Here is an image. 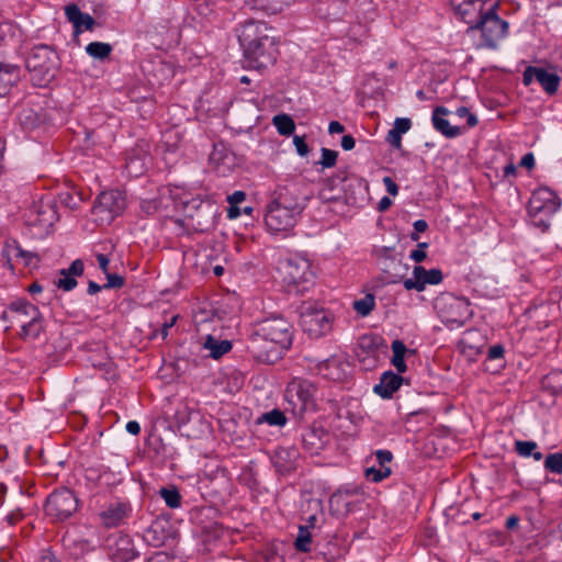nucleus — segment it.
Wrapping results in <instances>:
<instances>
[{"label": "nucleus", "mask_w": 562, "mask_h": 562, "mask_svg": "<svg viewBox=\"0 0 562 562\" xmlns=\"http://www.w3.org/2000/svg\"><path fill=\"white\" fill-rule=\"evenodd\" d=\"M145 541L155 547L167 546L175 539V530L166 519H156L144 532Z\"/></svg>", "instance_id": "19"}, {"label": "nucleus", "mask_w": 562, "mask_h": 562, "mask_svg": "<svg viewBox=\"0 0 562 562\" xmlns=\"http://www.w3.org/2000/svg\"><path fill=\"white\" fill-rule=\"evenodd\" d=\"M443 279L442 271L434 268L426 270L423 266H415L413 269V278L403 281L405 290H415L422 292L427 284H439Z\"/></svg>", "instance_id": "17"}, {"label": "nucleus", "mask_w": 562, "mask_h": 562, "mask_svg": "<svg viewBox=\"0 0 562 562\" xmlns=\"http://www.w3.org/2000/svg\"><path fill=\"white\" fill-rule=\"evenodd\" d=\"M374 454L380 467H389L387 464L393 460V454L390 450L379 449Z\"/></svg>", "instance_id": "51"}, {"label": "nucleus", "mask_w": 562, "mask_h": 562, "mask_svg": "<svg viewBox=\"0 0 562 562\" xmlns=\"http://www.w3.org/2000/svg\"><path fill=\"white\" fill-rule=\"evenodd\" d=\"M63 270L72 277H79L83 273L85 265L81 259H76L71 262L69 268Z\"/></svg>", "instance_id": "54"}, {"label": "nucleus", "mask_w": 562, "mask_h": 562, "mask_svg": "<svg viewBox=\"0 0 562 562\" xmlns=\"http://www.w3.org/2000/svg\"><path fill=\"white\" fill-rule=\"evenodd\" d=\"M203 347L210 350V356L213 359H218L232 349V342L228 340H217L213 336L207 335Z\"/></svg>", "instance_id": "32"}, {"label": "nucleus", "mask_w": 562, "mask_h": 562, "mask_svg": "<svg viewBox=\"0 0 562 562\" xmlns=\"http://www.w3.org/2000/svg\"><path fill=\"white\" fill-rule=\"evenodd\" d=\"M246 199V193L244 191H235L233 194L227 196V201L229 205H238L244 202Z\"/></svg>", "instance_id": "59"}, {"label": "nucleus", "mask_w": 562, "mask_h": 562, "mask_svg": "<svg viewBox=\"0 0 562 562\" xmlns=\"http://www.w3.org/2000/svg\"><path fill=\"white\" fill-rule=\"evenodd\" d=\"M461 20L469 25L468 33L481 32L482 42L480 47L495 49L497 43L508 32V23L496 13V4H491L486 10H484V5L465 10L462 12Z\"/></svg>", "instance_id": "1"}, {"label": "nucleus", "mask_w": 562, "mask_h": 562, "mask_svg": "<svg viewBox=\"0 0 562 562\" xmlns=\"http://www.w3.org/2000/svg\"><path fill=\"white\" fill-rule=\"evenodd\" d=\"M78 509V498L69 488L54 491L47 498L45 510L56 520H66Z\"/></svg>", "instance_id": "13"}, {"label": "nucleus", "mask_w": 562, "mask_h": 562, "mask_svg": "<svg viewBox=\"0 0 562 562\" xmlns=\"http://www.w3.org/2000/svg\"><path fill=\"white\" fill-rule=\"evenodd\" d=\"M60 278L55 282L56 286L64 291H71L77 286L75 277L68 274L63 269L60 270Z\"/></svg>", "instance_id": "44"}, {"label": "nucleus", "mask_w": 562, "mask_h": 562, "mask_svg": "<svg viewBox=\"0 0 562 562\" xmlns=\"http://www.w3.org/2000/svg\"><path fill=\"white\" fill-rule=\"evenodd\" d=\"M94 24H95L94 19L89 13H83L80 21H78V24L75 25L74 27L77 32H80L82 30L90 31L93 29Z\"/></svg>", "instance_id": "50"}, {"label": "nucleus", "mask_w": 562, "mask_h": 562, "mask_svg": "<svg viewBox=\"0 0 562 562\" xmlns=\"http://www.w3.org/2000/svg\"><path fill=\"white\" fill-rule=\"evenodd\" d=\"M348 366V362L344 361L341 358L331 356L319 363L318 370L323 376L336 381L345 376V368Z\"/></svg>", "instance_id": "25"}, {"label": "nucleus", "mask_w": 562, "mask_h": 562, "mask_svg": "<svg viewBox=\"0 0 562 562\" xmlns=\"http://www.w3.org/2000/svg\"><path fill=\"white\" fill-rule=\"evenodd\" d=\"M392 473V470L390 467H371L366 469V476L367 479L371 480L372 482H381L384 479L389 477Z\"/></svg>", "instance_id": "41"}, {"label": "nucleus", "mask_w": 562, "mask_h": 562, "mask_svg": "<svg viewBox=\"0 0 562 562\" xmlns=\"http://www.w3.org/2000/svg\"><path fill=\"white\" fill-rule=\"evenodd\" d=\"M393 357L391 358L392 366L396 369L398 373H404L407 370V366L405 363V355L411 352L405 346V344L396 339L391 345Z\"/></svg>", "instance_id": "31"}, {"label": "nucleus", "mask_w": 562, "mask_h": 562, "mask_svg": "<svg viewBox=\"0 0 562 562\" xmlns=\"http://www.w3.org/2000/svg\"><path fill=\"white\" fill-rule=\"evenodd\" d=\"M356 140L352 135H344L341 138V147L345 150H351L355 148Z\"/></svg>", "instance_id": "61"}, {"label": "nucleus", "mask_w": 562, "mask_h": 562, "mask_svg": "<svg viewBox=\"0 0 562 562\" xmlns=\"http://www.w3.org/2000/svg\"><path fill=\"white\" fill-rule=\"evenodd\" d=\"M319 434H323V431H317L315 429H311L308 431H306L304 435H303V443L308 447L311 450L312 449H315V450H318L323 447V442H322V438H321V435Z\"/></svg>", "instance_id": "43"}, {"label": "nucleus", "mask_w": 562, "mask_h": 562, "mask_svg": "<svg viewBox=\"0 0 562 562\" xmlns=\"http://www.w3.org/2000/svg\"><path fill=\"white\" fill-rule=\"evenodd\" d=\"M106 277V283L103 285V289H121L125 280L122 276L116 273H105Z\"/></svg>", "instance_id": "48"}, {"label": "nucleus", "mask_w": 562, "mask_h": 562, "mask_svg": "<svg viewBox=\"0 0 562 562\" xmlns=\"http://www.w3.org/2000/svg\"><path fill=\"white\" fill-rule=\"evenodd\" d=\"M34 213L36 214L34 224L42 227H49L58 220L56 205L52 201L42 200L38 205L34 206Z\"/></svg>", "instance_id": "28"}, {"label": "nucleus", "mask_w": 562, "mask_h": 562, "mask_svg": "<svg viewBox=\"0 0 562 562\" xmlns=\"http://www.w3.org/2000/svg\"><path fill=\"white\" fill-rule=\"evenodd\" d=\"M187 216L196 222L200 231H206L214 224L215 211L212 204L192 200L186 204Z\"/></svg>", "instance_id": "20"}, {"label": "nucleus", "mask_w": 562, "mask_h": 562, "mask_svg": "<svg viewBox=\"0 0 562 562\" xmlns=\"http://www.w3.org/2000/svg\"><path fill=\"white\" fill-rule=\"evenodd\" d=\"M449 113L445 106H437L432 112V125L436 131L449 138L457 137L461 134V128L458 126H451L446 116Z\"/></svg>", "instance_id": "26"}, {"label": "nucleus", "mask_w": 562, "mask_h": 562, "mask_svg": "<svg viewBox=\"0 0 562 562\" xmlns=\"http://www.w3.org/2000/svg\"><path fill=\"white\" fill-rule=\"evenodd\" d=\"M105 549L113 562H130L138 555L132 538L121 532L106 538Z\"/></svg>", "instance_id": "15"}, {"label": "nucleus", "mask_w": 562, "mask_h": 562, "mask_svg": "<svg viewBox=\"0 0 562 562\" xmlns=\"http://www.w3.org/2000/svg\"><path fill=\"white\" fill-rule=\"evenodd\" d=\"M386 142L395 149L402 148V134L391 128L386 135Z\"/></svg>", "instance_id": "55"}, {"label": "nucleus", "mask_w": 562, "mask_h": 562, "mask_svg": "<svg viewBox=\"0 0 562 562\" xmlns=\"http://www.w3.org/2000/svg\"><path fill=\"white\" fill-rule=\"evenodd\" d=\"M258 423H267L270 426H284L286 423V417L283 412L274 408L270 412L262 414L258 418Z\"/></svg>", "instance_id": "37"}, {"label": "nucleus", "mask_w": 562, "mask_h": 562, "mask_svg": "<svg viewBox=\"0 0 562 562\" xmlns=\"http://www.w3.org/2000/svg\"><path fill=\"white\" fill-rule=\"evenodd\" d=\"M404 381L405 379L398 372L385 371L382 373L380 382L374 385L373 392L382 398H391Z\"/></svg>", "instance_id": "22"}, {"label": "nucleus", "mask_w": 562, "mask_h": 562, "mask_svg": "<svg viewBox=\"0 0 562 562\" xmlns=\"http://www.w3.org/2000/svg\"><path fill=\"white\" fill-rule=\"evenodd\" d=\"M383 183L389 194L395 196L398 193V186L393 181L391 177H384Z\"/></svg>", "instance_id": "60"}, {"label": "nucleus", "mask_w": 562, "mask_h": 562, "mask_svg": "<svg viewBox=\"0 0 562 562\" xmlns=\"http://www.w3.org/2000/svg\"><path fill=\"white\" fill-rule=\"evenodd\" d=\"M271 203L301 215L306 206V196L302 195L300 187L293 183L280 188Z\"/></svg>", "instance_id": "16"}, {"label": "nucleus", "mask_w": 562, "mask_h": 562, "mask_svg": "<svg viewBox=\"0 0 562 562\" xmlns=\"http://www.w3.org/2000/svg\"><path fill=\"white\" fill-rule=\"evenodd\" d=\"M334 315L312 302L300 306V324L302 329L312 338H319L331 330Z\"/></svg>", "instance_id": "6"}, {"label": "nucleus", "mask_w": 562, "mask_h": 562, "mask_svg": "<svg viewBox=\"0 0 562 562\" xmlns=\"http://www.w3.org/2000/svg\"><path fill=\"white\" fill-rule=\"evenodd\" d=\"M272 122L281 135L289 136L295 130L294 121L288 114H278L273 117Z\"/></svg>", "instance_id": "34"}, {"label": "nucleus", "mask_w": 562, "mask_h": 562, "mask_svg": "<svg viewBox=\"0 0 562 562\" xmlns=\"http://www.w3.org/2000/svg\"><path fill=\"white\" fill-rule=\"evenodd\" d=\"M442 323L451 329L462 327L471 317L472 310L470 302L463 297L447 295L436 303Z\"/></svg>", "instance_id": "8"}, {"label": "nucleus", "mask_w": 562, "mask_h": 562, "mask_svg": "<svg viewBox=\"0 0 562 562\" xmlns=\"http://www.w3.org/2000/svg\"><path fill=\"white\" fill-rule=\"evenodd\" d=\"M290 2L291 0H256L257 7L269 14H277L281 12Z\"/></svg>", "instance_id": "38"}, {"label": "nucleus", "mask_w": 562, "mask_h": 562, "mask_svg": "<svg viewBox=\"0 0 562 562\" xmlns=\"http://www.w3.org/2000/svg\"><path fill=\"white\" fill-rule=\"evenodd\" d=\"M315 385L303 379H293L286 386L285 398L293 411L302 415L314 406Z\"/></svg>", "instance_id": "12"}, {"label": "nucleus", "mask_w": 562, "mask_h": 562, "mask_svg": "<svg viewBox=\"0 0 562 562\" xmlns=\"http://www.w3.org/2000/svg\"><path fill=\"white\" fill-rule=\"evenodd\" d=\"M300 453L295 448H278L274 453V467L281 473H289L296 469Z\"/></svg>", "instance_id": "23"}, {"label": "nucleus", "mask_w": 562, "mask_h": 562, "mask_svg": "<svg viewBox=\"0 0 562 562\" xmlns=\"http://www.w3.org/2000/svg\"><path fill=\"white\" fill-rule=\"evenodd\" d=\"M561 207V200L551 189L541 187L536 189L528 203V214L531 223L546 232L550 227V218Z\"/></svg>", "instance_id": "4"}, {"label": "nucleus", "mask_w": 562, "mask_h": 562, "mask_svg": "<svg viewBox=\"0 0 562 562\" xmlns=\"http://www.w3.org/2000/svg\"><path fill=\"white\" fill-rule=\"evenodd\" d=\"M301 215L285 207L269 203L266 207L265 223L271 233L289 232Z\"/></svg>", "instance_id": "14"}, {"label": "nucleus", "mask_w": 562, "mask_h": 562, "mask_svg": "<svg viewBox=\"0 0 562 562\" xmlns=\"http://www.w3.org/2000/svg\"><path fill=\"white\" fill-rule=\"evenodd\" d=\"M280 272L289 290L294 288L296 292L306 291L313 284L315 277L311 262L302 257L290 258L282 262Z\"/></svg>", "instance_id": "7"}, {"label": "nucleus", "mask_w": 562, "mask_h": 562, "mask_svg": "<svg viewBox=\"0 0 562 562\" xmlns=\"http://www.w3.org/2000/svg\"><path fill=\"white\" fill-rule=\"evenodd\" d=\"M158 206H159V203L157 200H143L140 202V210L147 214V215H150V214H154L157 212L158 210Z\"/></svg>", "instance_id": "56"}, {"label": "nucleus", "mask_w": 562, "mask_h": 562, "mask_svg": "<svg viewBox=\"0 0 562 562\" xmlns=\"http://www.w3.org/2000/svg\"><path fill=\"white\" fill-rule=\"evenodd\" d=\"M254 328L260 331L263 337H269L285 349H289L292 345L293 326L283 316H269L257 322Z\"/></svg>", "instance_id": "10"}, {"label": "nucleus", "mask_w": 562, "mask_h": 562, "mask_svg": "<svg viewBox=\"0 0 562 562\" xmlns=\"http://www.w3.org/2000/svg\"><path fill=\"white\" fill-rule=\"evenodd\" d=\"M130 512V507L124 503H113L100 513L101 522L105 527H116L124 521Z\"/></svg>", "instance_id": "24"}, {"label": "nucleus", "mask_w": 562, "mask_h": 562, "mask_svg": "<svg viewBox=\"0 0 562 562\" xmlns=\"http://www.w3.org/2000/svg\"><path fill=\"white\" fill-rule=\"evenodd\" d=\"M311 543H312V535L310 530H307V527H303L302 525L299 526V532L294 541V548L299 552H310L311 551Z\"/></svg>", "instance_id": "36"}, {"label": "nucleus", "mask_w": 562, "mask_h": 562, "mask_svg": "<svg viewBox=\"0 0 562 562\" xmlns=\"http://www.w3.org/2000/svg\"><path fill=\"white\" fill-rule=\"evenodd\" d=\"M293 144L296 148V153L301 156V157H305L308 151H310V147L308 145L306 144L305 139L303 136H299V135H295L293 137Z\"/></svg>", "instance_id": "53"}, {"label": "nucleus", "mask_w": 562, "mask_h": 562, "mask_svg": "<svg viewBox=\"0 0 562 562\" xmlns=\"http://www.w3.org/2000/svg\"><path fill=\"white\" fill-rule=\"evenodd\" d=\"M322 158L318 161L323 166V168H331L336 165L338 153L333 149H328L323 147L321 149Z\"/></svg>", "instance_id": "45"}, {"label": "nucleus", "mask_w": 562, "mask_h": 562, "mask_svg": "<svg viewBox=\"0 0 562 562\" xmlns=\"http://www.w3.org/2000/svg\"><path fill=\"white\" fill-rule=\"evenodd\" d=\"M359 348L368 355H375L385 351L387 346L384 339L378 335H363L359 339Z\"/></svg>", "instance_id": "30"}, {"label": "nucleus", "mask_w": 562, "mask_h": 562, "mask_svg": "<svg viewBox=\"0 0 562 562\" xmlns=\"http://www.w3.org/2000/svg\"><path fill=\"white\" fill-rule=\"evenodd\" d=\"M375 301L372 294H367L363 299L353 302L355 311L361 316H368L374 308Z\"/></svg>", "instance_id": "40"}, {"label": "nucleus", "mask_w": 562, "mask_h": 562, "mask_svg": "<svg viewBox=\"0 0 562 562\" xmlns=\"http://www.w3.org/2000/svg\"><path fill=\"white\" fill-rule=\"evenodd\" d=\"M355 183L360 187L358 179L350 178L346 170H338L321 189L319 198L324 202L344 200L347 204L353 203L356 199L353 194L347 193V189L352 188Z\"/></svg>", "instance_id": "11"}, {"label": "nucleus", "mask_w": 562, "mask_h": 562, "mask_svg": "<svg viewBox=\"0 0 562 562\" xmlns=\"http://www.w3.org/2000/svg\"><path fill=\"white\" fill-rule=\"evenodd\" d=\"M263 54L266 55V49L261 47V44H256V48L252 53L244 52V63L245 66L251 69L261 70L263 68H267L276 63V60L270 61H263L262 57Z\"/></svg>", "instance_id": "29"}, {"label": "nucleus", "mask_w": 562, "mask_h": 562, "mask_svg": "<svg viewBox=\"0 0 562 562\" xmlns=\"http://www.w3.org/2000/svg\"><path fill=\"white\" fill-rule=\"evenodd\" d=\"M15 250L16 257L22 258L26 267H35L40 261L38 255L31 251H26L22 249L20 246H16Z\"/></svg>", "instance_id": "47"}, {"label": "nucleus", "mask_w": 562, "mask_h": 562, "mask_svg": "<svg viewBox=\"0 0 562 562\" xmlns=\"http://www.w3.org/2000/svg\"><path fill=\"white\" fill-rule=\"evenodd\" d=\"M26 68L36 86L50 82L58 69L57 53L47 45L35 46L26 58Z\"/></svg>", "instance_id": "5"}, {"label": "nucleus", "mask_w": 562, "mask_h": 562, "mask_svg": "<svg viewBox=\"0 0 562 562\" xmlns=\"http://www.w3.org/2000/svg\"><path fill=\"white\" fill-rule=\"evenodd\" d=\"M126 431L131 435L137 436L140 432V425L136 420H130L126 424Z\"/></svg>", "instance_id": "63"}, {"label": "nucleus", "mask_w": 562, "mask_h": 562, "mask_svg": "<svg viewBox=\"0 0 562 562\" xmlns=\"http://www.w3.org/2000/svg\"><path fill=\"white\" fill-rule=\"evenodd\" d=\"M86 52L89 56L103 60L110 56L112 46L103 42H91L87 45Z\"/></svg>", "instance_id": "33"}, {"label": "nucleus", "mask_w": 562, "mask_h": 562, "mask_svg": "<svg viewBox=\"0 0 562 562\" xmlns=\"http://www.w3.org/2000/svg\"><path fill=\"white\" fill-rule=\"evenodd\" d=\"M504 347L502 345H494L488 348L487 359H501L504 356Z\"/></svg>", "instance_id": "57"}, {"label": "nucleus", "mask_w": 562, "mask_h": 562, "mask_svg": "<svg viewBox=\"0 0 562 562\" xmlns=\"http://www.w3.org/2000/svg\"><path fill=\"white\" fill-rule=\"evenodd\" d=\"M426 257L427 254L423 249H414L409 255V258L415 262H422L426 259Z\"/></svg>", "instance_id": "62"}, {"label": "nucleus", "mask_w": 562, "mask_h": 562, "mask_svg": "<svg viewBox=\"0 0 562 562\" xmlns=\"http://www.w3.org/2000/svg\"><path fill=\"white\" fill-rule=\"evenodd\" d=\"M237 36L240 46L244 52L252 53L256 48V44H261V47L266 49L262 60L270 61L277 60L278 47L274 36L271 34L272 30L267 25L266 22L256 20H246L237 29Z\"/></svg>", "instance_id": "2"}, {"label": "nucleus", "mask_w": 562, "mask_h": 562, "mask_svg": "<svg viewBox=\"0 0 562 562\" xmlns=\"http://www.w3.org/2000/svg\"><path fill=\"white\" fill-rule=\"evenodd\" d=\"M515 449L519 456L528 458L531 456L532 451L537 449V443L535 441L517 440L515 442Z\"/></svg>", "instance_id": "46"}, {"label": "nucleus", "mask_w": 562, "mask_h": 562, "mask_svg": "<svg viewBox=\"0 0 562 562\" xmlns=\"http://www.w3.org/2000/svg\"><path fill=\"white\" fill-rule=\"evenodd\" d=\"M449 2L460 20L462 19L463 11H468L471 8L477 9L480 5H485L484 0H449Z\"/></svg>", "instance_id": "39"}, {"label": "nucleus", "mask_w": 562, "mask_h": 562, "mask_svg": "<svg viewBox=\"0 0 562 562\" xmlns=\"http://www.w3.org/2000/svg\"><path fill=\"white\" fill-rule=\"evenodd\" d=\"M20 80V68L13 64L0 61V98L7 95Z\"/></svg>", "instance_id": "27"}, {"label": "nucleus", "mask_w": 562, "mask_h": 562, "mask_svg": "<svg viewBox=\"0 0 562 562\" xmlns=\"http://www.w3.org/2000/svg\"><path fill=\"white\" fill-rule=\"evenodd\" d=\"M93 209L97 214L108 213L110 217L117 216L125 209V198L117 190L104 191L99 194Z\"/></svg>", "instance_id": "21"}, {"label": "nucleus", "mask_w": 562, "mask_h": 562, "mask_svg": "<svg viewBox=\"0 0 562 562\" xmlns=\"http://www.w3.org/2000/svg\"><path fill=\"white\" fill-rule=\"evenodd\" d=\"M2 318L21 328L20 337L24 340L36 339L43 330V316L32 303L18 300L12 302Z\"/></svg>", "instance_id": "3"}, {"label": "nucleus", "mask_w": 562, "mask_h": 562, "mask_svg": "<svg viewBox=\"0 0 562 562\" xmlns=\"http://www.w3.org/2000/svg\"><path fill=\"white\" fill-rule=\"evenodd\" d=\"M159 495L170 508H179L181 506V495L176 486L161 487Z\"/></svg>", "instance_id": "35"}, {"label": "nucleus", "mask_w": 562, "mask_h": 562, "mask_svg": "<svg viewBox=\"0 0 562 562\" xmlns=\"http://www.w3.org/2000/svg\"><path fill=\"white\" fill-rule=\"evenodd\" d=\"M412 127V122L409 119L406 117H397L394 121L393 130L398 132L400 134L407 133Z\"/></svg>", "instance_id": "52"}, {"label": "nucleus", "mask_w": 562, "mask_h": 562, "mask_svg": "<svg viewBox=\"0 0 562 562\" xmlns=\"http://www.w3.org/2000/svg\"><path fill=\"white\" fill-rule=\"evenodd\" d=\"M533 79L539 82L548 94H554L559 89L560 77L553 71H548L541 67L528 66L524 71L522 82L525 86H529Z\"/></svg>", "instance_id": "18"}, {"label": "nucleus", "mask_w": 562, "mask_h": 562, "mask_svg": "<svg viewBox=\"0 0 562 562\" xmlns=\"http://www.w3.org/2000/svg\"><path fill=\"white\" fill-rule=\"evenodd\" d=\"M286 350L288 349L281 345L269 339V337H263L260 331L255 328L247 340V351L258 362L268 364L274 363L282 358Z\"/></svg>", "instance_id": "9"}, {"label": "nucleus", "mask_w": 562, "mask_h": 562, "mask_svg": "<svg viewBox=\"0 0 562 562\" xmlns=\"http://www.w3.org/2000/svg\"><path fill=\"white\" fill-rule=\"evenodd\" d=\"M147 562H179L176 558L170 557L169 554L165 552H157L154 555H151Z\"/></svg>", "instance_id": "58"}, {"label": "nucleus", "mask_w": 562, "mask_h": 562, "mask_svg": "<svg viewBox=\"0 0 562 562\" xmlns=\"http://www.w3.org/2000/svg\"><path fill=\"white\" fill-rule=\"evenodd\" d=\"M65 14L68 21L71 22L75 26L78 24V21H80V19L82 18L83 12H81L78 5L69 4L65 8Z\"/></svg>", "instance_id": "49"}, {"label": "nucleus", "mask_w": 562, "mask_h": 562, "mask_svg": "<svg viewBox=\"0 0 562 562\" xmlns=\"http://www.w3.org/2000/svg\"><path fill=\"white\" fill-rule=\"evenodd\" d=\"M345 131V126L338 121H331L328 125V132L330 134H340Z\"/></svg>", "instance_id": "64"}, {"label": "nucleus", "mask_w": 562, "mask_h": 562, "mask_svg": "<svg viewBox=\"0 0 562 562\" xmlns=\"http://www.w3.org/2000/svg\"><path fill=\"white\" fill-rule=\"evenodd\" d=\"M59 201L63 205L69 207L70 210H77L83 199L80 193L65 191L59 194Z\"/></svg>", "instance_id": "42"}]
</instances>
